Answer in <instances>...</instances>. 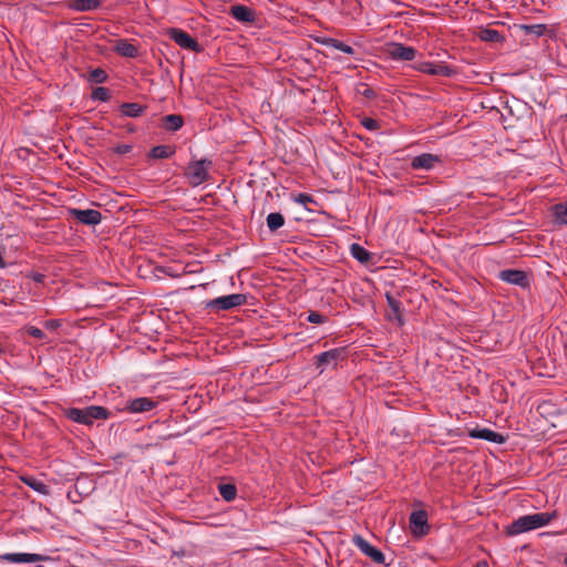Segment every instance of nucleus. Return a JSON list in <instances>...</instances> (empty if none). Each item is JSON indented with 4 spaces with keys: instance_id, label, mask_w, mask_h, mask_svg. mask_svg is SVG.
I'll return each mask as SVG.
<instances>
[{
    "instance_id": "nucleus-42",
    "label": "nucleus",
    "mask_w": 567,
    "mask_h": 567,
    "mask_svg": "<svg viewBox=\"0 0 567 567\" xmlns=\"http://www.w3.org/2000/svg\"><path fill=\"white\" fill-rule=\"evenodd\" d=\"M364 95L368 96V97H372L374 95L373 91L371 89H367L364 91Z\"/></svg>"
},
{
    "instance_id": "nucleus-44",
    "label": "nucleus",
    "mask_w": 567,
    "mask_h": 567,
    "mask_svg": "<svg viewBox=\"0 0 567 567\" xmlns=\"http://www.w3.org/2000/svg\"><path fill=\"white\" fill-rule=\"evenodd\" d=\"M414 535H415L416 537H420V536H422L423 534L417 533V534H414Z\"/></svg>"
},
{
    "instance_id": "nucleus-1",
    "label": "nucleus",
    "mask_w": 567,
    "mask_h": 567,
    "mask_svg": "<svg viewBox=\"0 0 567 567\" xmlns=\"http://www.w3.org/2000/svg\"><path fill=\"white\" fill-rule=\"evenodd\" d=\"M65 415L75 423L91 426L95 420H107L112 414L104 406L90 405L84 409L70 408L65 411Z\"/></svg>"
},
{
    "instance_id": "nucleus-36",
    "label": "nucleus",
    "mask_w": 567,
    "mask_h": 567,
    "mask_svg": "<svg viewBox=\"0 0 567 567\" xmlns=\"http://www.w3.org/2000/svg\"><path fill=\"white\" fill-rule=\"evenodd\" d=\"M295 202L307 206L309 203H315V199L306 193H300L295 197Z\"/></svg>"
},
{
    "instance_id": "nucleus-6",
    "label": "nucleus",
    "mask_w": 567,
    "mask_h": 567,
    "mask_svg": "<svg viewBox=\"0 0 567 567\" xmlns=\"http://www.w3.org/2000/svg\"><path fill=\"white\" fill-rule=\"evenodd\" d=\"M417 51L399 42L390 43L388 54L394 61H412L416 58Z\"/></svg>"
},
{
    "instance_id": "nucleus-37",
    "label": "nucleus",
    "mask_w": 567,
    "mask_h": 567,
    "mask_svg": "<svg viewBox=\"0 0 567 567\" xmlns=\"http://www.w3.org/2000/svg\"><path fill=\"white\" fill-rule=\"evenodd\" d=\"M27 332L31 337L39 339V340H42L45 337L44 332L41 329L33 327V326L27 327Z\"/></svg>"
},
{
    "instance_id": "nucleus-24",
    "label": "nucleus",
    "mask_w": 567,
    "mask_h": 567,
    "mask_svg": "<svg viewBox=\"0 0 567 567\" xmlns=\"http://www.w3.org/2000/svg\"><path fill=\"white\" fill-rule=\"evenodd\" d=\"M555 221L558 225L567 226V200L555 204L551 208Z\"/></svg>"
},
{
    "instance_id": "nucleus-12",
    "label": "nucleus",
    "mask_w": 567,
    "mask_h": 567,
    "mask_svg": "<svg viewBox=\"0 0 567 567\" xmlns=\"http://www.w3.org/2000/svg\"><path fill=\"white\" fill-rule=\"evenodd\" d=\"M229 14L243 23H254L256 21V13L252 9L244 4H235L230 8Z\"/></svg>"
},
{
    "instance_id": "nucleus-2",
    "label": "nucleus",
    "mask_w": 567,
    "mask_h": 567,
    "mask_svg": "<svg viewBox=\"0 0 567 567\" xmlns=\"http://www.w3.org/2000/svg\"><path fill=\"white\" fill-rule=\"evenodd\" d=\"M555 513L542 512L524 515L515 519L506 532H532L547 526Z\"/></svg>"
},
{
    "instance_id": "nucleus-9",
    "label": "nucleus",
    "mask_w": 567,
    "mask_h": 567,
    "mask_svg": "<svg viewBox=\"0 0 567 567\" xmlns=\"http://www.w3.org/2000/svg\"><path fill=\"white\" fill-rule=\"evenodd\" d=\"M498 278L507 284L526 288L529 285L528 277L525 271L518 269H505L498 274Z\"/></svg>"
},
{
    "instance_id": "nucleus-34",
    "label": "nucleus",
    "mask_w": 567,
    "mask_h": 567,
    "mask_svg": "<svg viewBox=\"0 0 567 567\" xmlns=\"http://www.w3.org/2000/svg\"><path fill=\"white\" fill-rule=\"evenodd\" d=\"M328 320V318L317 311H309L307 316V321L310 323L320 324Z\"/></svg>"
},
{
    "instance_id": "nucleus-29",
    "label": "nucleus",
    "mask_w": 567,
    "mask_h": 567,
    "mask_svg": "<svg viewBox=\"0 0 567 567\" xmlns=\"http://www.w3.org/2000/svg\"><path fill=\"white\" fill-rule=\"evenodd\" d=\"M218 491H219L220 496L226 502H230V501L235 499L236 494H237V489H236L235 485H233V484H219Z\"/></svg>"
},
{
    "instance_id": "nucleus-16",
    "label": "nucleus",
    "mask_w": 567,
    "mask_h": 567,
    "mask_svg": "<svg viewBox=\"0 0 567 567\" xmlns=\"http://www.w3.org/2000/svg\"><path fill=\"white\" fill-rule=\"evenodd\" d=\"M440 159L437 156L429 153H423L421 155L415 156L412 162L411 166L414 169H425L430 171L434 167L435 163H437Z\"/></svg>"
},
{
    "instance_id": "nucleus-4",
    "label": "nucleus",
    "mask_w": 567,
    "mask_h": 567,
    "mask_svg": "<svg viewBox=\"0 0 567 567\" xmlns=\"http://www.w3.org/2000/svg\"><path fill=\"white\" fill-rule=\"evenodd\" d=\"M247 302V297L244 293H231L226 296H220L214 299H210L205 302V308L209 309L214 312H219L224 310H230L237 307H240Z\"/></svg>"
},
{
    "instance_id": "nucleus-18",
    "label": "nucleus",
    "mask_w": 567,
    "mask_h": 567,
    "mask_svg": "<svg viewBox=\"0 0 567 567\" xmlns=\"http://www.w3.org/2000/svg\"><path fill=\"white\" fill-rule=\"evenodd\" d=\"M70 9L78 12L95 11L101 7L100 0H70Z\"/></svg>"
},
{
    "instance_id": "nucleus-41",
    "label": "nucleus",
    "mask_w": 567,
    "mask_h": 567,
    "mask_svg": "<svg viewBox=\"0 0 567 567\" xmlns=\"http://www.w3.org/2000/svg\"><path fill=\"white\" fill-rule=\"evenodd\" d=\"M6 248L0 245V269H3L7 267V262L4 261L3 255H4Z\"/></svg>"
},
{
    "instance_id": "nucleus-15",
    "label": "nucleus",
    "mask_w": 567,
    "mask_h": 567,
    "mask_svg": "<svg viewBox=\"0 0 567 567\" xmlns=\"http://www.w3.org/2000/svg\"><path fill=\"white\" fill-rule=\"evenodd\" d=\"M113 51L125 58H136L140 53L138 48L126 39H120L114 42Z\"/></svg>"
},
{
    "instance_id": "nucleus-8",
    "label": "nucleus",
    "mask_w": 567,
    "mask_h": 567,
    "mask_svg": "<svg viewBox=\"0 0 567 567\" xmlns=\"http://www.w3.org/2000/svg\"><path fill=\"white\" fill-rule=\"evenodd\" d=\"M171 39L174 40V42L179 45L182 49L192 50L194 52H200L202 47L197 42V40L193 37H190L187 32L181 30V29H172L169 31Z\"/></svg>"
},
{
    "instance_id": "nucleus-23",
    "label": "nucleus",
    "mask_w": 567,
    "mask_h": 567,
    "mask_svg": "<svg viewBox=\"0 0 567 567\" xmlns=\"http://www.w3.org/2000/svg\"><path fill=\"white\" fill-rule=\"evenodd\" d=\"M184 124V120L178 114H169L163 117V127L166 131L176 132Z\"/></svg>"
},
{
    "instance_id": "nucleus-7",
    "label": "nucleus",
    "mask_w": 567,
    "mask_h": 567,
    "mask_svg": "<svg viewBox=\"0 0 567 567\" xmlns=\"http://www.w3.org/2000/svg\"><path fill=\"white\" fill-rule=\"evenodd\" d=\"M69 214L83 225L96 226L102 221V214L96 209L72 208Z\"/></svg>"
},
{
    "instance_id": "nucleus-25",
    "label": "nucleus",
    "mask_w": 567,
    "mask_h": 567,
    "mask_svg": "<svg viewBox=\"0 0 567 567\" xmlns=\"http://www.w3.org/2000/svg\"><path fill=\"white\" fill-rule=\"evenodd\" d=\"M351 256L361 264H367L371 259V254L360 244H352L350 246Z\"/></svg>"
},
{
    "instance_id": "nucleus-13",
    "label": "nucleus",
    "mask_w": 567,
    "mask_h": 567,
    "mask_svg": "<svg viewBox=\"0 0 567 567\" xmlns=\"http://www.w3.org/2000/svg\"><path fill=\"white\" fill-rule=\"evenodd\" d=\"M468 435L473 439L485 440L487 442L502 444L504 443V436L487 427H475L470 431Z\"/></svg>"
},
{
    "instance_id": "nucleus-39",
    "label": "nucleus",
    "mask_w": 567,
    "mask_h": 567,
    "mask_svg": "<svg viewBox=\"0 0 567 567\" xmlns=\"http://www.w3.org/2000/svg\"><path fill=\"white\" fill-rule=\"evenodd\" d=\"M29 278H31L33 281L38 282V284H42L44 281V278L45 276L43 274H40V272H30L28 275Z\"/></svg>"
},
{
    "instance_id": "nucleus-35",
    "label": "nucleus",
    "mask_w": 567,
    "mask_h": 567,
    "mask_svg": "<svg viewBox=\"0 0 567 567\" xmlns=\"http://www.w3.org/2000/svg\"><path fill=\"white\" fill-rule=\"evenodd\" d=\"M361 125L368 130V131H371V132H374L377 130H379L380 127V124L377 120L372 118V117H364L361 120Z\"/></svg>"
},
{
    "instance_id": "nucleus-26",
    "label": "nucleus",
    "mask_w": 567,
    "mask_h": 567,
    "mask_svg": "<svg viewBox=\"0 0 567 567\" xmlns=\"http://www.w3.org/2000/svg\"><path fill=\"white\" fill-rule=\"evenodd\" d=\"M120 109L122 114L127 117H138L144 113V106L138 103H123Z\"/></svg>"
},
{
    "instance_id": "nucleus-5",
    "label": "nucleus",
    "mask_w": 567,
    "mask_h": 567,
    "mask_svg": "<svg viewBox=\"0 0 567 567\" xmlns=\"http://www.w3.org/2000/svg\"><path fill=\"white\" fill-rule=\"evenodd\" d=\"M346 357V351L342 348L331 349L324 352H321L316 358V367L322 373L328 365L336 367L338 361L343 360Z\"/></svg>"
},
{
    "instance_id": "nucleus-19",
    "label": "nucleus",
    "mask_w": 567,
    "mask_h": 567,
    "mask_svg": "<svg viewBox=\"0 0 567 567\" xmlns=\"http://www.w3.org/2000/svg\"><path fill=\"white\" fill-rule=\"evenodd\" d=\"M317 42L320 43L321 45H324L327 48H333L349 55L354 54V50L352 47L333 38L324 37L321 39H317Z\"/></svg>"
},
{
    "instance_id": "nucleus-38",
    "label": "nucleus",
    "mask_w": 567,
    "mask_h": 567,
    "mask_svg": "<svg viewBox=\"0 0 567 567\" xmlns=\"http://www.w3.org/2000/svg\"><path fill=\"white\" fill-rule=\"evenodd\" d=\"M132 151V146L128 144H121L116 146L115 152L120 155H124L126 153H130Z\"/></svg>"
},
{
    "instance_id": "nucleus-20",
    "label": "nucleus",
    "mask_w": 567,
    "mask_h": 567,
    "mask_svg": "<svg viewBox=\"0 0 567 567\" xmlns=\"http://www.w3.org/2000/svg\"><path fill=\"white\" fill-rule=\"evenodd\" d=\"M419 70L421 72H424V73L431 74V75L450 76L452 74L451 69L447 65L434 64V63H431V62L422 63L419 66Z\"/></svg>"
},
{
    "instance_id": "nucleus-30",
    "label": "nucleus",
    "mask_w": 567,
    "mask_h": 567,
    "mask_svg": "<svg viewBox=\"0 0 567 567\" xmlns=\"http://www.w3.org/2000/svg\"><path fill=\"white\" fill-rule=\"evenodd\" d=\"M526 34H532L536 38L542 37L546 31L545 24H523L520 27Z\"/></svg>"
},
{
    "instance_id": "nucleus-14",
    "label": "nucleus",
    "mask_w": 567,
    "mask_h": 567,
    "mask_svg": "<svg viewBox=\"0 0 567 567\" xmlns=\"http://www.w3.org/2000/svg\"><path fill=\"white\" fill-rule=\"evenodd\" d=\"M2 559L14 563V564H21V563H35L41 560H47L49 557L42 556L39 554H27V553H11L6 554L2 556Z\"/></svg>"
},
{
    "instance_id": "nucleus-21",
    "label": "nucleus",
    "mask_w": 567,
    "mask_h": 567,
    "mask_svg": "<svg viewBox=\"0 0 567 567\" xmlns=\"http://www.w3.org/2000/svg\"><path fill=\"white\" fill-rule=\"evenodd\" d=\"M175 153L176 148L172 145H157L150 151L148 157L153 159H163L172 157Z\"/></svg>"
},
{
    "instance_id": "nucleus-28",
    "label": "nucleus",
    "mask_w": 567,
    "mask_h": 567,
    "mask_svg": "<svg viewBox=\"0 0 567 567\" xmlns=\"http://www.w3.org/2000/svg\"><path fill=\"white\" fill-rule=\"evenodd\" d=\"M478 37L483 41L498 42L503 39L502 34L495 29H481Z\"/></svg>"
},
{
    "instance_id": "nucleus-11",
    "label": "nucleus",
    "mask_w": 567,
    "mask_h": 567,
    "mask_svg": "<svg viewBox=\"0 0 567 567\" xmlns=\"http://www.w3.org/2000/svg\"><path fill=\"white\" fill-rule=\"evenodd\" d=\"M157 406V402L151 398L141 396L133 400H128L125 405V410L130 413H144L153 410Z\"/></svg>"
},
{
    "instance_id": "nucleus-3",
    "label": "nucleus",
    "mask_w": 567,
    "mask_h": 567,
    "mask_svg": "<svg viewBox=\"0 0 567 567\" xmlns=\"http://www.w3.org/2000/svg\"><path fill=\"white\" fill-rule=\"evenodd\" d=\"M212 167V161L198 159L190 162L186 169L185 176L193 187H197L209 178V168Z\"/></svg>"
},
{
    "instance_id": "nucleus-17",
    "label": "nucleus",
    "mask_w": 567,
    "mask_h": 567,
    "mask_svg": "<svg viewBox=\"0 0 567 567\" xmlns=\"http://www.w3.org/2000/svg\"><path fill=\"white\" fill-rule=\"evenodd\" d=\"M20 481L32 488L34 492L41 494V495H49L50 494V487L47 485L42 480L37 478L32 475H21Z\"/></svg>"
},
{
    "instance_id": "nucleus-22",
    "label": "nucleus",
    "mask_w": 567,
    "mask_h": 567,
    "mask_svg": "<svg viewBox=\"0 0 567 567\" xmlns=\"http://www.w3.org/2000/svg\"><path fill=\"white\" fill-rule=\"evenodd\" d=\"M411 528H420L421 532L427 527V513L424 509L413 511L410 515Z\"/></svg>"
},
{
    "instance_id": "nucleus-32",
    "label": "nucleus",
    "mask_w": 567,
    "mask_h": 567,
    "mask_svg": "<svg viewBox=\"0 0 567 567\" xmlns=\"http://www.w3.org/2000/svg\"><path fill=\"white\" fill-rule=\"evenodd\" d=\"M106 80H107V74L101 68L93 69L89 74V81L93 82V83L101 84V83H104Z\"/></svg>"
},
{
    "instance_id": "nucleus-43",
    "label": "nucleus",
    "mask_w": 567,
    "mask_h": 567,
    "mask_svg": "<svg viewBox=\"0 0 567 567\" xmlns=\"http://www.w3.org/2000/svg\"><path fill=\"white\" fill-rule=\"evenodd\" d=\"M474 567H488L486 561H478Z\"/></svg>"
},
{
    "instance_id": "nucleus-33",
    "label": "nucleus",
    "mask_w": 567,
    "mask_h": 567,
    "mask_svg": "<svg viewBox=\"0 0 567 567\" xmlns=\"http://www.w3.org/2000/svg\"><path fill=\"white\" fill-rule=\"evenodd\" d=\"M92 100L107 102L110 100V91L104 86H97L92 91Z\"/></svg>"
},
{
    "instance_id": "nucleus-10",
    "label": "nucleus",
    "mask_w": 567,
    "mask_h": 567,
    "mask_svg": "<svg viewBox=\"0 0 567 567\" xmlns=\"http://www.w3.org/2000/svg\"><path fill=\"white\" fill-rule=\"evenodd\" d=\"M353 543L360 548V550L369 556L373 561L378 564L384 563V555L381 550L372 546L369 542H367L359 534L353 536Z\"/></svg>"
},
{
    "instance_id": "nucleus-27",
    "label": "nucleus",
    "mask_w": 567,
    "mask_h": 567,
    "mask_svg": "<svg viewBox=\"0 0 567 567\" xmlns=\"http://www.w3.org/2000/svg\"><path fill=\"white\" fill-rule=\"evenodd\" d=\"M267 227L270 231H276L281 228L285 224V218L280 213H270L267 216Z\"/></svg>"
},
{
    "instance_id": "nucleus-31",
    "label": "nucleus",
    "mask_w": 567,
    "mask_h": 567,
    "mask_svg": "<svg viewBox=\"0 0 567 567\" xmlns=\"http://www.w3.org/2000/svg\"><path fill=\"white\" fill-rule=\"evenodd\" d=\"M386 301L391 310L394 312L395 318L398 319L399 323H402V316H401V301L395 299L391 295H386Z\"/></svg>"
},
{
    "instance_id": "nucleus-40",
    "label": "nucleus",
    "mask_w": 567,
    "mask_h": 567,
    "mask_svg": "<svg viewBox=\"0 0 567 567\" xmlns=\"http://www.w3.org/2000/svg\"><path fill=\"white\" fill-rule=\"evenodd\" d=\"M44 327L50 330H54L60 327V322L58 320H48L44 323Z\"/></svg>"
}]
</instances>
